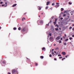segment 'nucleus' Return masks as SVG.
Listing matches in <instances>:
<instances>
[{
  "mask_svg": "<svg viewBox=\"0 0 74 74\" xmlns=\"http://www.w3.org/2000/svg\"><path fill=\"white\" fill-rule=\"evenodd\" d=\"M48 6H46V8H45V9H48Z\"/></svg>",
  "mask_w": 74,
  "mask_h": 74,
  "instance_id": "ddd939ff",
  "label": "nucleus"
},
{
  "mask_svg": "<svg viewBox=\"0 0 74 74\" xmlns=\"http://www.w3.org/2000/svg\"><path fill=\"white\" fill-rule=\"evenodd\" d=\"M54 53H56V51H54Z\"/></svg>",
  "mask_w": 74,
  "mask_h": 74,
  "instance_id": "bf43d9fd",
  "label": "nucleus"
},
{
  "mask_svg": "<svg viewBox=\"0 0 74 74\" xmlns=\"http://www.w3.org/2000/svg\"><path fill=\"white\" fill-rule=\"evenodd\" d=\"M49 4H50V2L49 1H47V2L46 3V5H48Z\"/></svg>",
  "mask_w": 74,
  "mask_h": 74,
  "instance_id": "20e7f679",
  "label": "nucleus"
},
{
  "mask_svg": "<svg viewBox=\"0 0 74 74\" xmlns=\"http://www.w3.org/2000/svg\"><path fill=\"white\" fill-rule=\"evenodd\" d=\"M64 36H65V37H66V34H64Z\"/></svg>",
  "mask_w": 74,
  "mask_h": 74,
  "instance_id": "49530a36",
  "label": "nucleus"
},
{
  "mask_svg": "<svg viewBox=\"0 0 74 74\" xmlns=\"http://www.w3.org/2000/svg\"><path fill=\"white\" fill-rule=\"evenodd\" d=\"M58 49H59V48H58V47L56 48H55V50H58Z\"/></svg>",
  "mask_w": 74,
  "mask_h": 74,
  "instance_id": "6ab92c4d",
  "label": "nucleus"
},
{
  "mask_svg": "<svg viewBox=\"0 0 74 74\" xmlns=\"http://www.w3.org/2000/svg\"><path fill=\"white\" fill-rule=\"evenodd\" d=\"M49 57H52V55L51 54L49 55Z\"/></svg>",
  "mask_w": 74,
  "mask_h": 74,
  "instance_id": "cd10ccee",
  "label": "nucleus"
},
{
  "mask_svg": "<svg viewBox=\"0 0 74 74\" xmlns=\"http://www.w3.org/2000/svg\"><path fill=\"white\" fill-rule=\"evenodd\" d=\"M49 23H50V22L49 23H48V24H46V25L47 26H49Z\"/></svg>",
  "mask_w": 74,
  "mask_h": 74,
  "instance_id": "a878e982",
  "label": "nucleus"
},
{
  "mask_svg": "<svg viewBox=\"0 0 74 74\" xmlns=\"http://www.w3.org/2000/svg\"><path fill=\"white\" fill-rule=\"evenodd\" d=\"M54 18V16H52L51 17V20H52V19H53Z\"/></svg>",
  "mask_w": 74,
  "mask_h": 74,
  "instance_id": "f8f14e48",
  "label": "nucleus"
},
{
  "mask_svg": "<svg viewBox=\"0 0 74 74\" xmlns=\"http://www.w3.org/2000/svg\"><path fill=\"white\" fill-rule=\"evenodd\" d=\"M72 26H74V24H72Z\"/></svg>",
  "mask_w": 74,
  "mask_h": 74,
  "instance_id": "09e8293b",
  "label": "nucleus"
},
{
  "mask_svg": "<svg viewBox=\"0 0 74 74\" xmlns=\"http://www.w3.org/2000/svg\"><path fill=\"white\" fill-rule=\"evenodd\" d=\"M8 74H11L10 73H8Z\"/></svg>",
  "mask_w": 74,
  "mask_h": 74,
  "instance_id": "13d9d810",
  "label": "nucleus"
},
{
  "mask_svg": "<svg viewBox=\"0 0 74 74\" xmlns=\"http://www.w3.org/2000/svg\"><path fill=\"white\" fill-rule=\"evenodd\" d=\"M38 10H41V8L40 7H38Z\"/></svg>",
  "mask_w": 74,
  "mask_h": 74,
  "instance_id": "9d476101",
  "label": "nucleus"
},
{
  "mask_svg": "<svg viewBox=\"0 0 74 74\" xmlns=\"http://www.w3.org/2000/svg\"><path fill=\"white\" fill-rule=\"evenodd\" d=\"M56 45L55 44H53V46H55Z\"/></svg>",
  "mask_w": 74,
  "mask_h": 74,
  "instance_id": "de8ad7c7",
  "label": "nucleus"
},
{
  "mask_svg": "<svg viewBox=\"0 0 74 74\" xmlns=\"http://www.w3.org/2000/svg\"><path fill=\"white\" fill-rule=\"evenodd\" d=\"M43 14V13H41V14L42 15Z\"/></svg>",
  "mask_w": 74,
  "mask_h": 74,
  "instance_id": "4d7b16f0",
  "label": "nucleus"
},
{
  "mask_svg": "<svg viewBox=\"0 0 74 74\" xmlns=\"http://www.w3.org/2000/svg\"><path fill=\"white\" fill-rule=\"evenodd\" d=\"M69 55H67V56H66V58H67V57L69 56Z\"/></svg>",
  "mask_w": 74,
  "mask_h": 74,
  "instance_id": "c85d7f7f",
  "label": "nucleus"
},
{
  "mask_svg": "<svg viewBox=\"0 0 74 74\" xmlns=\"http://www.w3.org/2000/svg\"><path fill=\"white\" fill-rule=\"evenodd\" d=\"M40 16H39V17H40Z\"/></svg>",
  "mask_w": 74,
  "mask_h": 74,
  "instance_id": "338daca9",
  "label": "nucleus"
},
{
  "mask_svg": "<svg viewBox=\"0 0 74 74\" xmlns=\"http://www.w3.org/2000/svg\"><path fill=\"white\" fill-rule=\"evenodd\" d=\"M54 60H56V58H54Z\"/></svg>",
  "mask_w": 74,
  "mask_h": 74,
  "instance_id": "f704fd0d",
  "label": "nucleus"
},
{
  "mask_svg": "<svg viewBox=\"0 0 74 74\" xmlns=\"http://www.w3.org/2000/svg\"><path fill=\"white\" fill-rule=\"evenodd\" d=\"M59 29H60V30H61V28H59Z\"/></svg>",
  "mask_w": 74,
  "mask_h": 74,
  "instance_id": "e2e57ef3",
  "label": "nucleus"
},
{
  "mask_svg": "<svg viewBox=\"0 0 74 74\" xmlns=\"http://www.w3.org/2000/svg\"><path fill=\"white\" fill-rule=\"evenodd\" d=\"M56 4H57V6L58 7H59V6H60V5L58 4H60V3H56Z\"/></svg>",
  "mask_w": 74,
  "mask_h": 74,
  "instance_id": "423d86ee",
  "label": "nucleus"
},
{
  "mask_svg": "<svg viewBox=\"0 0 74 74\" xmlns=\"http://www.w3.org/2000/svg\"><path fill=\"white\" fill-rule=\"evenodd\" d=\"M49 39H50V40H53V37H51L49 38Z\"/></svg>",
  "mask_w": 74,
  "mask_h": 74,
  "instance_id": "9b49d317",
  "label": "nucleus"
},
{
  "mask_svg": "<svg viewBox=\"0 0 74 74\" xmlns=\"http://www.w3.org/2000/svg\"><path fill=\"white\" fill-rule=\"evenodd\" d=\"M26 14V13H24V15H25Z\"/></svg>",
  "mask_w": 74,
  "mask_h": 74,
  "instance_id": "6e6d98bb",
  "label": "nucleus"
},
{
  "mask_svg": "<svg viewBox=\"0 0 74 74\" xmlns=\"http://www.w3.org/2000/svg\"><path fill=\"white\" fill-rule=\"evenodd\" d=\"M72 38H69V39H70V40H71L72 39Z\"/></svg>",
  "mask_w": 74,
  "mask_h": 74,
  "instance_id": "5701e85b",
  "label": "nucleus"
},
{
  "mask_svg": "<svg viewBox=\"0 0 74 74\" xmlns=\"http://www.w3.org/2000/svg\"><path fill=\"white\" fill-rule=\"evenodd\" d=\"M63 16H66V14H64V15H63Z\"/></svg>",
  "mask_w": 74,
  "mask_h": 74,
  "instance_id": "a18cd8bd",
  "label": "nucleus"
},
{
  "mask_svg": "<svg viewBox=\"0 0 74 74\" xmlns=\"http://www.w3.org/2000/svg\"><path fill=\"white\" fill-rule=\"evenodd\" d=\"M61 11H63V10H64V9H63V8H61Z\"/></svg>",
  "mask_w": 74,
  "mask_h": 74,
  "instance_id": "412c9836",
  "label": "nucleus"
},
{
  "mask_svg": "<svg viewBox=\"0 0 74 74\" xmlns=\"http://www.w3.org/2000/svg\"><path fill=\"white\" fill-rule=\"evenodd\" d=\"M45 50V47L42 48V50Z\"/></svg>",
  "mask_w": 74,
  "mask_h": 74,
  "instance_id": "2eb2a0df",
  "label": "nucleus"
},
{
  "mask_svg": "<svg viewBox=\"0 0 74 74\" xmlns=\"http://www.w3.org/2000/svg\"><path fill=\"white\" fill-rule=\"evenodd\" d=\"M60 19L61 20H62V19H63V18H62V17L60 18Z\"/></svg>",
  "mask_w": 74,
  "mask_h": 74,
  "instance_id": "ea45409f",
  "label": "nucleus"
},
{
  "mask_svg": "<svg viewBox=\"0 0 74 74\" xmlns=\"http://www.w3.org/2000/svg\"><path fill=\"white\" fill-rule=\"evenodd\" d=\"M53 23H54V25H55L56 24V22H53Z\"/></svg>",
  "mask_w": 74,
  "mask_h": 74,
  "instance_id": "2f4dec72",
  "label": "nucleus"
},
{
  "mask_svg": "<svg viewBox=\"0 0 74 74\" xmlns=\"http://www.w3.org/2000/svg\"><path fill=\"white\" fill-rule=\"evenodd\" d=\"M52 51H53V49H52Z\"/></svg>",
  "mask_w": 74,
  "mask_h": 74,
  "instance_id": "680f3d73",
  "label": "nucleus"
},
{
  "mask_svg": "<svg viewBox=\"0 0 74 74\" xmlns=\"http://www.w3.org/2000/svg\"><path fill=\"white\" fill-rule=\"evenodd\" d=\"M39 22H40V23L42 24V23H43V21L42 20H40L39 21Z\"/></svg>",
  "mask_w": 74,
  "mask_h": 74,
  "instance_id": "1a4fd4ad",
  "label": "nucleus"
},
{
  "mask_svg": "<svg viewBox=\"0 0 74 74\" xmlns=\"http://www.w3.org/2000/svg\"><path fill=\"white\" fill-rule=\"evenodd\" d=\"M52 8H50V9H51V10H52Z\"/></svg>",
  "mask_w": 74,
  "mask_h": 74,
  "instance_id": "0e129e2a",
  "label": "nucleus"
},
{
  "mask_svg": "<svg viewBox=\"0 0 74 74\" xmlns=\"http://www.w3.org/2000/svg\"><path fill=\"white\" fill-rule=\"evenodd\" d=\"M1 27H0V29H1Z\"/></svg>",
  "mask_w": 74,
  "mask_h": 74,
  "instance_id": "69168bd1",
  "label": "nucleus"
},
{
  "mask_svg": "<svg viewBox=\"0 0 74 74\" xmlns=\"http://www.w3.org/2000/svg\"><path fill=\"white\" fill-rule=\"evenodd\" d=\"M72 28V27H70V28H69V29H71Z\"/></svg>",
  "mask_w": 74,
  "mask_h": 74,
  "instance_id": "e433bc0d",
  "label": "nucleus"
},
{
  "mask_svg": "<svg viewBox=\"0 0 74 74\" xmlns=\"http://www.w3.org/2000/svg\"><path fill=\"white\" fill-rule=\"evenodd\" d=\"M5 4H6V5H7V2H5Z\"/></svg>",
  "mask_w": 74,
  "mask_h": 74,
  "instance_id": "8fccbe9b",
  "label": "nucleus"
},
{
  "mask_svg": "<svg viewBox=\"0 0 74 74\" xmlns=\"http://www.w3.org/2000/svg\"><path fill=\"white\" fill-rule=\"evenodd\" d=\"M3 64H5V62H4V61L3 62Z\"/></svg>",
  "mask_w": 74,
  "mask_h": 74,
  "instance_id": "58836bf2",
  "label": "nucleus"
},
{
  "mask_svg": "<svg viewBox=\"0 0 74 74\" xmlns=\"http://www.w3.org/2000/svg\"><path fill=\"white\" fill-rule=\"evenodd\" d=\"M60 36H58L57 37V38H56V40H58L60 39Z\"/></svg>",
  "mask_w": 74,
  "mask_h": 74,
  "instance_id": "39448f33",
  "label": "nucleus"
},
{
  "mask_svg": "<svg viewBox=\"0 0 74 74\" xmlns=\"http://www.w3.org/2000/svg\"><path fill=\"white\" fill-rule=\"evenodd\" d=\"M67 45V44L66 43H64V45Z\"/></svg>",
  "mask_w": 74,
  "mask_h": 74,
  "instance_id": "393cba45",
  "label": "nucleus"
},
{
  "mask_svg": "<svg viewBox=\"0 0 74 74\" xmlns=\"http://www.w3.org/2000/svg\"><path fill=\"white\" fill-rule=\"evenodd\" d=\"M69 4L70 5H71V3H70V2H69Z\"/></svg>",
  "mask_w": 74,
  "mask_h": 74,
  "instance_id": "bb28decb",
  "label": "nucleus"
},
{
  "mask_svg": "<svg viewBox=\"0 0 74 74\" xmlns=\"http://www.w3.org/2000/svg\"><path fill=\"white\" fill-rule=\"evenodd\" d=\"M52 34H49V36H51V35Z\"/></svg>",
  "mask_w": 74,
  "mask_h": 74,
  "instance_id": "c9c22d12",
  "label": "nucleus"
},
{
  "mask_svg": "<svg viewBox=\"0 0 74 74\" xmlns=\"http://www.w3.org/2000/svg\"><path fill=\"white\" fill-rule=\"evenodd\" d=\"M3 3V2H0V4H2Z\"/></svg>",
  "mask_w": 74,
  "mask_h": 74,
  "instance_id": "3c124183",
  "label": "nucleus"
},
{
  "mask_svg": "<svg viewBox=\"0 0 74 74\" xmlns=\"http://www.w3.org/2000/svg\"><path fill=\"white\" fill-rule=\"evenodd\" d=\"M72 37H74V35H72V36H71Z\"/></svg>",
  "mask_w": 74,
  "mask_h": 74,
  "instance_id": "c03bdc74",
  "label": "nucleus"
},
{
  "mask_svg": "<svg viewBox=\"0 0 74 74\" xmlns=\"http://www.w3.org/2000/svg\"><path fill=\"white\" fill-rule=\"evenodd\" d=\"M59 58L60 59H61V58H62V57H60V58Z\"/></svg>",
  "mask_w": 74,
  "mask_h": 74,
  "instance_id": "79ce46f5",
  "label": "nucleus"
},
{
  "mask_svg": "<svg viewBox=\"0 0 74 74\" xmlns=\"http://www.w3.org/2000/svg\"><path fill=\"white\" fill-rule=\"evenodd\" d=\"M55 31H58V28H55Z\"/></svg>",
  "mask_w": 74,
  "mask_h": 74,
  "instance_id": "6e6552de",
  "label": "nucleus"
},
{
  "mask_svg": "<svg viewBox=\"0 0 74 74\" xmlns=\"http://www.w3.org/2000/svg\"><path fill=\"white\" fill-rule=\"evenodd\" d=\"M16 27L13 28V30H16Z\"/></svg>",
  "mask_w": 74,
  "mask_h": 74,
  "instance_id": "a211bd4d",
  "label": "nucleus"
},
{
  "mask_svg": "<svg viewBox=\"0 0 74 74\" xmlns=\"http://www.w3.org/2000/svg\"><path fill=\"white\" fill-rule=\"evenodd\" d=\"M16 5L17 4H16L13 5H12V7H15Z\"/></svg>",
  "mask_w": 74,
  "mask_h": 74,
  "instance_id": "0eeeda50",
  "label": "nucleus"
},
{
  "mask_svg": "<svg viewBox=\"0 0 74 74\" xmlns=\"http://www.w3.org/2000/svg\"><path fill=\"white\" fill-rule=\"evenodd\" d=\"M54 54V53H53V52H52V54L53 55Z\"/></svg>",
  "mask_w": 74,
  "mask_h": 74,
  "instance_id": "a19ab883",
  "label": "nucleus"
},
{
  "mask_svg": "<svg viewBox=\"0 0 74 74\" xmlns=\"http://www.w3.org/2000/svg\"><path fill=\"white\" fill-rule=\"evenodd\" d=\"M53 56H54V55H53Z\"/></svg>",
  "mask_w": 74,
  "mask_h": 74,
  "instance_id": "774afa93",
  "label": "nucleus"
},
{
  "mask_svg": "<svg viewBox=\"0 0 74 74\" xmlns=\"http://www.w3.org/2000/svg\"><path fill=\"white\" fill-rule=\"evenodd\" d=\"M52 22V21H51V20L50 21V23H51Z\"/></svg>",
  "mask_w": 74,
  "mask_h": 74,
  "instance_id": "864d4df0",
  "label": "nucleus"
},
{
  "mask_svg": "<svg viewBox=\"0 0 74 74\" xmlns=\"http://www.w3.org/2000/svg\"><path fill=\"white\" fill-rule=\"evenodd\" d=\"M40 58H41L42 59L43 58V56H40Z\"/></svg>",
  "mask_w": 74,
  "mask_h": 74,
  "instance_id": "f3484780",
  "label": "nucleus"
},
{
  "mask_svg": "<svg viewBox=\"0 0 74 74\" xmlns=\"http://www.w3.org/2000/svg\"><path fill=\"white\" fill-rule=\"evenodd\" d=\"M18 30H21V27H19L18 28Z\"/></svg>",
  "mask_w": 74,
  "mask_h": 74,
  "instance_id": "4be33fe9",
  "label": "nucleus"
},
{
  "mask_svg": "<svg viewBox=\"0 0 74 74\" xmlns=\"http://www.w3.org/2000/svg\"><path fill=\"white\" fill-rule=\"evenodd\" d=\"M57 20V19L56 18L55 19V21L56 22V20Z\"/></svg>",
  "mask_w": 74,
  "mask_h": 74,
  "instance_id": "4c0bfd02",
  "label": "nucleus"
},
{
  "mask_svg": "<svg viewBox=\"0 0 74 74\" xmlns=\"http://www.w3.org/2000/svg\"><path fill=\"white\" fill-rule=\"evenodd\" d=\"M58 56H61V55L60 54H59L58 55Z\"/></svg>",
  "mask_w": 74,
  "mask_h": 74,
  "instance_id": "7c9ffc66",
  "label": "nucleus"
},
{
  "mask_svg": "<svg viewBox=\"0 0 74 74\" xmlns=\"http://www.w3.org/2000/svg\"><path fill=\"white\" fill-rule=\"evenodd\" d=\"M4 5H2V6H4Z\"/></svg>",
  "mask_w": 74,
  "mask_h": 74,
  "instance_id": "5fc2aeb1",
  "label": "nucleus"
},
{
  "mask_svg": "<svg viewBox=\"0 0 74 74\" xmlns=\"http://www.w3.org/2000/svg\"><path fill=\"white\" fill-rule=\"evenodd\" d=\"M68 40H69V39H66V40H64V41H66Z\"/></svg>",
  "mask_w": 74,
  "mask_h": 74,
  "instance_id": "aec40b11",
  "label": "nucleus"
},
{
  "mask_svg": "<svg viewBox=\"0 0 74 74\" xmlns=\"http://www.w3.org/2000/svg\"><path fill=\"white\" fill-rule=\"evenodd\" d=\"M65 58H62V60H64L65 59Z\"/></svg>",
  "mask_w": 74,
  "mask_h": 74,
  "instance_id": "c756f323",
  "label": "nucleus"
},
{
  "mask_svg": "<svg viewBox=\"0 0 74 74\" xmlns=\"http://www.w3.org/2000/svg\"><path fill=\"white\" fill-rule=\"evenodd\" d=\"M57 26V27H58V25L57 24H56V25H55V27Z\"/></svg>",
  "mask_w": 74,
  "mask_h": 74,
  "instance_id": "b1692460",
  "label": "nucleus"
},
{
  "mask_svg": "<svg viewBox=\"0 0 74 74\" xmlns=\"http://www.w3.org/2000/svg\"><path fill=\"white\" fill-rule=\"evenodd\" d=\"M61 54H62L64 55H66V52H62V53H61Z\"/></svg>",
  "mask_w": 74,
  "mask_h": 74,
  "instance_id": "7ed1b4c3",
  "label": "nucleus"
},
{
  "mask_svg": "<svg viewBox=\"0 0 74 74\" xmlns=\"http://www.w3.org/2000/svg\"><path fill=\"white\" fill-rule=\"evenodd\" d=\"M24 20H25V18H23V19H22V20H23V21Z\"/></svg>",
  "mask_w": 74,
  "mask_h": 74,
  "instance_id": "4468645a",
  "label": "nucleus"
},
{
  "mask_svg": "<svg viewBox=\"0 0 74 74\" xmlns=\"http://www.w3.org/2000/svg\"><path fill=\"white\" fill-rule=\"evenodd\" d=\"M54 5V3H52V6Z\"/></svg>",
  "mask_w": 74,
  "mask_h": 74,
  "instance_id": "473e14b6",
  "label": "nucleus"
},
{
  "mask_svg": "<svg viewBox=\"0 0 74 74\" xmlns=\"http://www.w3.org/2000/svg\"><path fill=\"white\" fill-rule=\"evenodd\" d=\"M27 59H28V60H29V59H28V58H27Z\"/></svg>",
  "mask_w": 74,
  "mask_h": 74,
  "instance_id": "052dcab7",
  "label": "nucleus"
},
{
  "mask_svg": "<svg viewBox=\"0 0 74 74\" xmlns=\"http://www.w3.org/2000/svg\"><path fill=\"white\" fill-rule=\"evenodd\" d=\"M26 30L25 27L23 28L22 29H21V32H25Z\"/></svg>",
  "mask_w": 74,
  "mask_h": 74,
  "instance_id": "f03ea898",
  "label": "nucleus"
},
{
  "mask_svg": "<svg viewBox=\"0 0 74 74\" xmlns=\"http://www.w3.org/2000/svg\"><path fill=\"white\" fill-rule=\"evenodd\" d=\"M12 74H18V71L15 69L12 70Z\"/></svg>",
  "mask_w": 74,
  "mask_h": 74,
  "instance_id": "f257e3e1",
  "label": "nucleus"
},
{
  "mask_svg": "<svg viewBox=\"0 0 74 74\" xmlns=\"http://www.w3.org/2000/svg\"><path fill=\"white\" fill-rule=\"evenodd\" d=\"M59 42L60 43H61V42H62L61 41V40H59Z\"/></svg>",
  "mask_w": 74,
  "mask_h": 74,
  "instance_id": "72a5a7b5",
  "label": "nucleus"
},
{
  "mask_svg": "<svg viewBox=\"0 0 74 74\" xmlns=\"http://www.w3.org/2000/svg\"><path fill=\"white\" fill-rule=\"evenodd\" d=\"M37 64H38L37 63H36V62H35V65H36V66H37Z\"/></svg>",
  "mask_w": 74,
  "mask_h": 74,
  "instance_id": "dca6fc26",
  "label": "nucleus"
},
{
  "mask_svg": "<svg viewBox=\"0 0 74 74\" xmlns=\"http://www.w3.org/2000/svg\"><path fill=\"white\" fill-rule=\"evenodd\" d=\"M60 40H62V38H61Z\"/></svg>",
  "mask_w": 74,
  "mask_h": 74,
  "instance_id": "37998d69",
  "label": "nucleus"
},
{
  "mask_svg": "<svg viewBox=\"0 0 74 74\" xmlns=\"http://www.w3.org/2000/svg\"><path fill=\"white\" fill-rule=\"evenodd\" d=\"M72 30H74V27L73 28V29H72Z\"/></svg>",
  "mask_w": 74,
  "mask_h": 74,
  "instance_id": "603ef678",
  "label": "nucleus"
}]
</instances>
